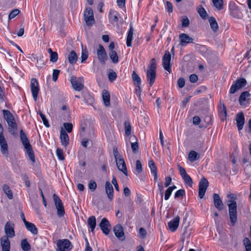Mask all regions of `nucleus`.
<instances>
[{"mask_svg":"<svg viewBox=\"0 0 251 251\" xmlns=\"http://www.w3.org/2000/svg\"><path fill=\"white\" fill-rule=\"evenodd\" d=\"M53 198L56 208L63 205L60 199L56 194L53 195Z\"/></svg>","mask_w":251,"mask_h":251,"instance_id":"a18cd8bd","label":"nucleus"},{"mask_svg":"<svg viewBox=\"0 0 251 251\" xmlns=\"http://www.w3.org/2000/svg\"><path fill=\"white\" fill-rule=\"evenodd\" d=\"M147 77L150 87H151L155 81L156 78V71L147 70Z\"/></svg>","mask_w":251,"mask_h":251,"instance_id":"5701e85b","label":"nucleus"},{"mask_svg":"<svg viewBox=\"0 0 251 251\" xmlns=\"http://www.w3.org/2000/svg\"><path fill=\"white\" fill-rule=\"evenodd\" d=\"M182 26L187 27L189 25L190 21L186 16H184L182 19Z\"/></svg>","mask_w":251,"mask_h":251,"instance_id":"4d7b16f0","label":"nucleus"},{"mask_svg":"<svg viewBox=\"0 0 251 251\" xmlns=\"http://www.w3.org/2000/svg\"><path fill=\"white\" fill-rule=\"evenodd\" d=\"M0 151L2 155L7 157L9 154L8 146L3 135V127L1 124H0Z\"/></svg>","mask_w":251,"mask_h":251,"instance_id":"20e7f679","label":"nucleus"},{"mask_svg":"<svg viewBox=\"0 0 251 251\" xmlns=\"http://www.w3.org/2000/svg\"><path fill=\"white\" fill-rule=\"evenodd\" d=\"M185 195V192L184 189H180L177 191L175 195V198H177L180 197H183Z\"/></svg>","mask_w":251,"mask_h":251,"instance_id":"13d9d810","label":"nucleus"},{"mask_svg":"<svg viewBox=\"0 0 251 251\" xmlns=\"http://www.w3.org/2000/svg\"><path fill=\"white\" fill-rule=\"evenodd\" d=\"M230 220L232 226H234L237 220V204L234 200H230L227 203Z\"/></svg>","mask_w":251,"mask_h":251,"instance_id":"7ed1b4c3","label":"nucleus"},{"mask_svg":"<svg viewBox=\"0 0 251 251\" xmlns=\"http://www.w3.org/2000/svg\"><path fill=\"white\" fill-rule=\"evenodd\" d=\"M212 2L214 6L219 10L223 8V0H212Z\"/></svg>","mask_w":251,"mask_h":251,"instance_id":"79ce46f5","label":"nucleus"},{"mask_svg":"<svg viewBox=\"0 0 251 251\" xmlns=\"http://www.w3.org/2000/svg\"><path fill=\"white\" fill-rule=\"evenodd\" d=\"M199 158V154L194 151H190L188 155V159L191 162H194Z\"/></svg>","mask_w":251,"mask_h":251,"instance_id":"72a5a7b5","label":"nucleus"},{"mask_svg":"<svg viewBox=\"0 0 251 251\" xmlns=\"http://www.w3.org/2000/svg\"><path fill=\"white\" fill-rule=\"evenodd\" d=\"M56 154L59 160H63L64 159L63 151L61 149L58 148L57 149Z\"/></svg>","mask_w":251,"mask_h":251,"instance_id":"052dcab7","label":"nucleus"},{"mask_svg":"<svg viewBox=\"0 0 251 251\" xmlns=\"http://www.w3.org/2000/svg\"><path fill=\"white\" fill-rule=\"evenodd\" d=\"M149 166L151 169V174L154 176V181H157V170L154 161L151 160L149 161Z\"/></svg>","mask_w":251,"mask_h":251,"instance_id":"393cba45","label":"nucleus"},{"mask_svg":"<svg viewBox=\"0 0 251 251\" xmlns=\"http://www.w3.org/2000/svg\"><path fill=\"white\" fill-rule=\"evenodd\" d=\"M60 73V71L58 70L54 69L53 71V74H52V80L54 81H56L58 78L59 74Z\"/></svg>","mask_w":251,"mask_h":251,"instance_id":"0e129e2a","label":"nucleus"},{"mask_svg":"<svg viewBox=\"0 0 251 251\" xmlns=\"http://www.w3.org/2000/svg\"><path fill=\"white\" fill-rule=\"evenodd\" d=\"M113 153L114 156L115 157V160L117 159H118L119 158H122L121 156H120L119 153L118 151V150L116 147H114L113 149Z\"/></svg>","mask_w":251,"mask_h":251,"instance_id":"338daca9","label":"nucleus"},{"mask_svg":"<svg viewBox=\"0 0 251 251\" xmlns=\"http://www.w3.org/2000/svg\"><path fill=\"white\" fill-rule=\"evenodd\" d=\"M236 121L238 129H242L245 123V117L242 112H239L236 115Z\"/></svg>","mask_w":251,"mask_h":251,"instance_id":"aec40b11","label":"nucleus"},{"mask_svg":"<svg viewBox=\"0 0 251 251\" xmlns=\"http://www.w3.org/2000/svg\"><path fill=\"white\" fill-rule=\"evenodd\" d=\"M108 76L109 81L113 82L116 79L117 77V75L115 72L112 70H111L110 72H108Z\"/></svg>","mask_w":251,"mask_h":251,"instance_id":"de8ad7c7","label":"nucleus"},{"mask_svg":"<svg viewBox=\"0 0 251 251\" xmlns=\"http://www.w3.org/2000/svg\"><path fill=\"white\" fill-rule=\"evenodd\" d=\"M105 193L109 201H112L114 197L113 187L110 182L108 181H106L105 184Z\"/></svg>","mask_w":251,"mask_h":251,"instance_id":"f3484780","label":"nucleus"},{"mask_svg":"<svg viewBox=\"0 0 251 251\" xmlns=\"http://www.w3.org/2000/svg\"><path fill=\"white\" fill-rule=\"evenodd\" d=\"M115 236L120 240L124 241L125 239L124 229L121 225H116L114 228Z\"/></svg>","mask_w":251,"mask_h":251,"instance_id":"2eb2a0df","label":"nucleus"},{"mask_svg":"<svg viewBox=\"0 0 251 251\" xmlns=\"http://www.w3.org/2000/svg\"><path fill=\"white\" fill-rule=\"evenodd\" d=\"M250 94L248 91H244L241 93L239 97V101L241 105L244 104V102L246 100L247 98L249 97Z\"/></svg>","mask_w":251,"mask_h":251,"instance_id":"f704fd0d","label":"nucleus"},{"mask_svg":"<svg viewBox=\"0 0 251 251\" xmlns=\"http://www.w3.org/2000/svg\"><path fill=\"white\" fill-rule=\"evenodd\" d=\"M182 177L186 184L189 186H192L193 184L192 179L188 174L183 176Z\"/></svg>","mask_w":251,"mask_h":251,"instance_id":"c03bdc74","label":"nucleus"},{"mask_svg":"<svg viewBox=\"0 0 251 251\" xmlns=\"http://www.w3.org/2000/svg\"><path fill=\"white\" fill-rule=\"evenodd\" d=\"M209 182L208 180L205 178H202L199 185V196L200 199H202L204 196L206 190L208 186Z\"/></svg>","mask_w":251,"mask_h":251,"instance_id":"9d476101","label":"nucleus"},{"mask_svg":"<svg viewBox=\"0 0 251 251\" xmlns=\"http://www.w3.org/2000/svg\"><path fill=\"white\" fill-rule=\"evenodd\" d=\"M97 186V183L95 181L91 180L89 181L88 183V187L92 191H94L96 190Z\"/></svg>","mask_w":251,"mask_h":251,"instance_id":"3c124183","label":"nucleus"},{"mask_svg":"<svg viewBox=\"0 0 251 251\" xmlns=\"http://www.w3.org/2000/svg\"><path fill=\"white\" fill-rule=\"evenodd\" d=\"M131 149L134 153H136L139 149V145L138 142H135L131 143Z\"/></svg>","mask_w":251,"mask_h":251,"instance_id":"e2e57ef3","label":"nucleus"},{"mask_svg":"<svg viewBox=\"0 0 251 251\" xmlns=\"http://www.w3.org/2000/svg\"><path fill=\"white\" fill-rule=\"evenodd\" d=\"M156 60L154 58H152L151 60L150 64L148 66V70H151L156 71Z\"/></svg>","mask_w":251,"mask_h":251,"instance_id":"49530a36","label":"nucleus"},{"mask_svg":"<svg viewBox=\"0 0 251 251\" xmlns=\"http://www.w3.org/2000/svg\"><path fill=\"white\" fill-rule=\"evenodd\" d=\"M60 138L62 145L64 147H66L69 144V137L65 130L62 128L60 131Z\"/></svg>","mask_w":251,"mask_h":251,"instance_id":"4be33fe9","label":"nucleus"},{"mask_svg":"<svg viewBox=\"0 0 251 251\" xmlns=\"http://www.w3.org/2000/svg\"><path fill=\"white\" fill-rule=\"evenodd\" d=\"M64 127L68 133L72 132L73 129V125L71 123H65L63 124Z\"/></svg>","mask_w":251,"mask_h":251,"instance_id":"864d4df0","label":"nucleus"},{"mask_svg":"<svg viewBox=\"0 0 251 251\" xmlns=\"http://www.w3.org/2000/svg\"><path fill=\"white\" fill-rule=\"evenodd\" d=\"M213 201L216 208L219 210L223 209V203L218 194L216 193L213 194Z\"/></svg>","mask_w":251,"mask_h":251,"instance_id":"b1692460","label":"nucleus"},{"mask_svg":"<svg viewBox=\"0 0 251 251\" xmlns=\"http://www.w3.org/2000/svg\"><path fill=\"white\" fill-rule=\"evenodd\" d=\"M116 162L118 170L123 172L126 176H127L128 173L124 159L122 157L119 158L118 159L116 160Z\"/></svg>","mask_w":251,"mask_h":251,"instance_id":"dca6fc26","label":"nucleus"},{"mask_svg":"<svg viewBox=\"0 0 251 251\" xmlns=\"http://www.w3.org/2000/svg\"><path fill=\"white\" fill-rule=\"evenodd\" d=\"M136 171L140 174L142 171V166L140 160H138L136 162Z\"/></svg>","mask_w":251,"mask_h":251,"instance_id":"5fc2aeb1","label":"nucleus"},{"mask_svg":"<svg viewBox=\"0 0 251 251\" xmlns=\"http://www.w3.org/2000/svg\"><path fill=\"white\" fill-rule=\"evenodd\" d=\"M125 134L126 136H129L131 134V126L129 122L126 121L124 123Z\"/></svg>","mask_w":251,"mask_h":251,"instance_id":"37998d69","label":"nucleus"},{"mask_svg":"<svg viewBox=\"0 0 251 251\" xmlns=\"http://www.w3.org/2000/svg\"><path fill=\"white\" fill-rule=\"evenodd\" d=\"M0 246L2 251H10V242L7 237L2 236L0 239Z\"/></svg>","mask_w":251,"mask_h":251,"instance_id":"6ab92c4d","label":"nucleus"},{"mask_svg":"<svg viewBox=\"0 0 251 251\" xmlns=\"http://www.w3.org/2000/svg\"><path fill=\"white\" fill-rule=\"evenodd\" d=\"M88 52L86 49H83L82 48L81 56L82 63L87 60L88 58Z\"/></svg>","mask_w":251,"mask_h":251,"instance_id":"09e8293b","label":"nucleus"},{"mask_svg":"<svg viewBox=\"0 0 251 251\" xmlns=\"http://www.w3.org/2000/svg\"><path fill=\"white\" fill-rule=\"evenodd\" d=\"M30 88L34 100L36 101L39 92V84L36 78H32L30 82Z\"/></svg>","mask_w":251,"mask_h":251,"instance_id":"9b49d317","label":"nucleus"},{"mask_svg":"<svg viewBox=\"0 0 251 251\" xmlns=\"http://www.w3.org/2000/svg\"><path fill=\"white\" fill-rule=\"evenodd\" d=\"M88 225L91 229V231L93 232L96 226V219L94 216H90L87 220Z\"/></svg>","mask_w":251,"mask_h":251,"instance_id":"2f4dec72","label":"nucleus"},{"mask_svg":"<svg viewBox=\"0 0 251 251\" xmlns=\"http://www.w3.org/2000/svg\"><path fill=\"white\" fill-rule=\"evenodd\" d=\"M40 117L43 121L44 125L47 127H49L50 126V124L48 122V119L46 118L45 115H44L43 113L40 114Z\"/></svg>","mask_w":251,"mask_h":251,"instance_id":"680f3d73","label":"nucleus"},{"mask_svg":"<svg viewBox=\"0 0 251 251\" xmlns=\"http://www.w3.org/2000/svg\"><path fill=\"white\" fill-rule=\"evenodd\" d=\"M171 59V55L170 52L168 50L165 51V54L162 58V65L164 69L170 73L171 72L170 66Z\"/></svg>","mask_w":251,"mask_h":251,"instance_id":"6e6552de","label":"nucleus"},{"mask_svg":"<svg viewBox=\"0 0 251 251\" xmlns=\"http://www.w3.org/2000/svg\"><path fill=\"white\" fill-rule=\"evenodd\" d=\"M109 19L110 20L113 22H117L118 21V18L117 14H115L114 12H110L109 14Z\"/></svg>","mask_w":251,"mask_h":251,"instance_id":"6e6d98bb","label":"nucleus"},{"mask_svg":"<svg viewBox=\"0 0 251 251\" xmlns=\"http://www.w3.org/2000/svg\"><path fill=\"white\" fill-rule=\"evenodd\" d=\"M133 28L132 25H130V28L127 33L126 44L128 47H131L132 41L133 39Z\"/></svg>","mask_w":251,"mask_h":251,"instance_id":"bb28decb","label":"nucleus"},{"mask_svg":"<svg viewBox=\"0 0 251 251\" xmlns=\"http://www.w3.org/2000/svg\"><path fill=\"white\" fill-rule=\"evenodd\" d=\"M179 220V217L177 216L168 223L169 228L172 232L175 231L177 229Z\"/></svg>","mask_w":251,"mask_h":251,"instance_id":"412c9836","label":"nucleus"},{"mask_svg":"<svg viewBox=\"0 0 251 251\" xmlns=\"http://www.w3.org/2000/svg\"><path fill=\"white\" fill-rule=\"evenodd\" d=\"M132 78L133 81L134 82V83L137 85V87L136 88V91H138V90L141 89L140 85L141 83V80L140 77L139 75L136 73L135 71H133L132 74Z\"/></svg>","mask_w":251,"mask_h":251,"instance_id":"c85d7f7f","label":"nucleus"},{"mask_svg":"<svg viewBox=\"0 0 251 251\" xmlns=\"http://www.w3.org/2000/svg\"><path fill=\"white\" fill-rule=\"evenodd\" d=\"M85 101L88 104L92 105L94 102V99L91 96L88 95L87 97L85 98Z\"/></svg>","mask_w":251,"mask_h":251,"instance_id":"774afa93","label":"nucleus"},{"mask_svg":"<svg viewBox=\"0 0 251 251\" xmlns=\"http://www.w3.org/2000/svg\"><path fill=\"white\" fill-rule=\"evenodd\" d=\"M243 242L246 251H251V242L250 239L247 237H245L243 239Z\"/></svg>","mask_w":251,"mask_h":251,"instance_id":"ea45409f","label":"nucleus"},{"mask_svg":"<svg viewBox=\"0 0 251 251\" xmlns=\"http://www.w3.org/2000/svg\"><path fill=\"white\" fill-rule=\"evenodd\" d=\"M21 246L24 251H29L31 249V246L26 239H24L22 241Z\"/></svg>","mask_w":251,"mask_h":251,"instance_id":"e433bc0d","label":"nucleus"},{"mask_svg":"<svg viewBox=\"0 0 251 251\" xmlns=\"http://www.w3.org/2000/svg\"><path fill=\"white\" fill-rule=\"evenodd\" d=\"M77 58L78 56L75 52L74 50L71 51L68 56L69 62L72 65H74L76 63Z\"/></svg>","mask_w":251,"mask_h":251,"instance_id":"c756f323","label":"nucleus"},{"mask_svg":"<svg viewBox=\"0 0 251 251\" xmlns=\"http://www.w3.org/2000/svg\"><path fill=\"white\" fill-rule=\"evenodd\" d=\"M14 225L10 222H7L4 227V231L6 234V237L9 238H13L15 236Z\"/></svg>","mask_w":251,"mask_h":251,"instance_id":"f8f14e48","label":"nucleus"},{"mask_svg":"<svg viewBox=\"0 0 251 251\" xmlns=\"http://www.w3.org/2000/svg\"><path fill=\"white\" fill-rule=\"evenodd\" d=\"M218 111L221 119L222 121H224L226 119L227 113L226 107L224 103H223L222 104H221L220 106H219Z\"/></svg>","mask_w":251,"mask_h":251,"instance_id":"cd10ccee","label":"nucleus"},{"mask_svg":"<svg viewBox=\"0 0 251 251\" xmlns=\"http://www.w3.org/2000/svg\"><path fill=\"white\" fill-rule=\"evenodd\" d=\"M57 209V214L58 217H61L63 216L65 214L64 208L63 205H61V206L58 207Z\"/></svg>","mask_w":251,"mask_h":251,"instance_id":"603ef678","label":"nucleus"},{"mask_svg":"<svg viewBox=\"0 0 251 251\" xmlns=\"http://www.w3.org/2000/svg\"><path fill=\"white\" fill-rule=\"evenodd\" d=\"M56 246V251H70L73 247L71 242L67 239L57 240Z\"/></svg>","mask_w":251,"mask_h":251,"instance_id":"39448f33","label":"nucleus"},{"mask_svg":"<svg viewBox=\"0 0 251 251\" xmlns=\"http://www.w3.org/2000/svg\"><path fill=\"white\" fill-rule=\"evenodd\" d=\"M26 229L33 234L36 235L38 233V229L34 224L30 222H26L25 225Z\"/></svg>","mask_w":251,"mask_h":251,"instance_id":"7c9ffc66","label":"nucleus"},{"mask_svg":"<svg viewBox=\"0 0 251 251\" xmlns=\"http://www.w3.org/2000/svg\"><path fill=\"white\" fill-rule=\"evenodd\" d=\"M97 55L100 61L104 64L105 61L107 59V56L104 47L101 45H99V48L97 50Z\"/></svg>","mask_w":251,"mask_h":251,"instance_id":"ddd939ff","label":"nucleus"},{"mask_svg":"<svg viewBox=\"0 0 251 251\" xmlns=\"http://www.w3.org/2000/svg\"><path fill=\"white\" fill-rule=\"evenodd\" d=\"M99 226L104 234L108 235L109 234L111 226L106 218H103L101 220Z\"/></svg>","mask_w":251,"mask_h":251,"instance_id":"4468645a","label":"nucleus"},{"mask_svg":"<svg viewBox=\"0 0 251 251\" xmlns=\"http://www.w3.org/2000/svg\"><path fill=\"white\" fill-rule=\"evenodd\" d=\"M2 189L4 193L7 196L9 199L13 198V194L10 187L6 184H4L2 186Z\"/></svg>","mask_w":251,"mask_h":251,"instance_id":"c9c22d12","label":"nucleus"},{"mask_svg":"<svg viewBox=\"0 0 251 251\" xmlns=\"http://www.w3.org/2000/svg\"><path fill=\"white\" fill-rule=\"evenodd\" d=\"M2 112L4 119L6 121L8 125V131L13 135L17 134V125L14 119V117L11 112L7 110H3Z\"/></svg>","mask_w":251,"mask_h":251,"instance_id":"f257e3e1","label":"nucleus"},{"mask_svg":"<svg viewBox=\"0 0 251 251\" xmlns=\"http://www.w3.org/2000/svg\"><path fill=\"white\" fill-rule=\"evenodd\" d=\"M20 138L25 150L29 157V159L32 161H35V157L32 147L29 143V140L22 129L20 131Z\"/></svg>","mask_w":251,"mask_h":251,"instance_id":"f03ea898","label":"nucleus"},{"mask_svg":"<svg viewBox=\"0 0 251 251\" xmlns=\"http://www.w3.org/2000/svg\"><path fill=\"white\" fill-rule=\"evenodd\" d=\"M85 21L87 25H91L95 23L94 13L91 7H86L84 12Z\"/></svg>","mask_w":251,"mask_h":251,"instance_id":"0eeeda50","label":"nucleus"},{"mask_svg":"<svg viewBox=\"0 0 251 251\" xmlns=\"http://www.w3.org/2000/svg\"><path fill=\"white\" fill-rule=\"evenodd\" d=\"M110 93L106 90H103L102 92V97L105 106L109 107L110 105Z\"/></svg>","mask_w":251,"mask_h":251,"instance_id":"a878e982","label":"nucleus"},{"mask_svg":"<svg viewBox=\"0 0 251 251\" xmlns=\"http://www.w3.org/2000/svg\"><path fill=\"white\" fill-rule=\"evenodd\" d=\"M230 14L235 18H241V12L237 8H230Z\"/></svg>","mask_w":251,"mask_h":251,"instance_id":"58836bf2","label":"nucleus"},{"mask_svg":"<svg viewBox=\"0 0 251 251\" xmlns=\"http://www.w3.org/2000/svg\"><path fill=\"white\" fill-rule=\"evenodd\" d=\"M209 22L212 29L215 32L218 29V25L215 18L213 17H210L209 18Z\"/></svg>","mask_w":251,"mask_h":251,"instance_id":"473e14b6","label":"nucleus"},{"mask_svg":"<svg viewBox=\"0 0 251 251\" xmlns=\"http://www.w3.org/2000/svg\"><path fill=\"white\" fill-rule=\"evenodd\" d=\"M20 13V10L18 9H15L11 11L9 14L8 18L10 20L14 18Z\"/></svg>","mask_w":251,"mask_h":251,"instance_id":"8fccbe9b","label":"nucleus"},{"mask_svg":"<svg viewBox=\"0 0 251 251\" xmlns=\"http://www.w3.org/2000/svg\"><path fill=\"white\" fill-rule=\"evenodd\" d=\"M110 59L114 63H117L119 61L117 53L115 51H110L109 53Z\"/></svg>","mask_w":251,"mask_h":251,"instance_id":"a19ab883","label":"nucleus"},{"mask_svg":"<svg viewBox=\"0 0 251 251\" xmlns=\"http://www.w3.org/2000/svg\"><path fill=\"white\" fill-rule=\"evenodd\" d=\"M197 12L203 19H206L208 17V14L206 10L202 6H200L197 9Z\"/></svg>","mask_w":251,"mask_h":251,"instance_id":"4c0bfd02","label":"nucleus"},{"mask_svg":"<svg viewBox=\"0 0 251 251\" xmlns=\"http://www.w3.org/2000/svg\"><path fill=\"white\" fill-rule=\"evenodd\" d=\"M165 8L169 13H172L173 11L172 4L169 1L166 2Z\"/></svg>","mask_w":251,"mask_h":251,"instance_id":"69168bd1","label":"nucleus"},{"mask_svg":"<svg viewBox=\"0 0 251 251\" xmlns=\"http://www.w3.org/2000/svg\"><path fill=\"white\" fill-rule=\"evenodd\" d=\"M71 83L73 89L75 91H80L84 87V79L82 77H76L73 75L71 78Z\"/></svg>","mask_w":251,"mask_h":251,"instance_id":"423d86ee","label":"nucleus"},{"mask_svg":"<svg viewBox=\"0 0 251 251\" xmlns=\"http://www.w3.org/2000/svg\"><path fill=\"white\" fill-rule=\"evenodd\" d=\"M246 83L247 81L245 78H241L238 79L235 83L231 85L230 89V93L231 94L235 93L236 91L245 86Z\"/></svg>","mask_w":251,"mask_h":251,"instance_id":"1a4fd4ad","label":"nucleus"},{"mask_svg":"<svg viewBox=\"0 0 251 251\" xmlns=\"http://www.w3.org/2000/svg\"><path fill=\"white\" fill-rule=\"evenodd\" d=\"M180 45L185 46L189 43H193L194 39L185 33H182L179 35Z\"/></svg>","mask_w":251,"mask_h":251,"instance_id":"a211bd4d","label":"nucleus"},{"mask_svg":"<svg viewBox=\"0 0 251 251\" xmlns=\"http://www.w3.org/2000/svg\"><path fill=\"white\" fill-rule=\"evenodd\" d=\"M58 60V54L56 52H54L50 55V61L53 63L56 62Z\"/></svg>","mask_w":251,"mask_h":251,"instance_id":"bf43d9fd","label":"nucleus"}]
</instances>
